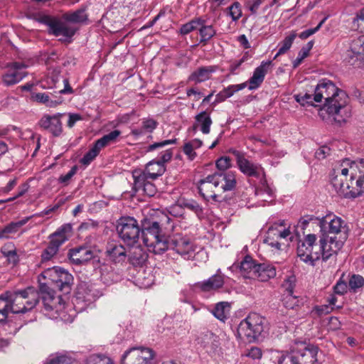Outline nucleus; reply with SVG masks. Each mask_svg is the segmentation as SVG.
<instances>
[{"label": "nucleus", "instance_id": "1", "mask_svg": "<svg viewBox=\"0 0 364 364\" xmlns=\"http://www.w3.org/2000/svg\"><path fill=\"white\" fill-rule=\"evenodd\" d=\"M324 100V104L318 109V115L323 120L326 119L327 116H336L334 120L341 123L345 122V119L341 115L343 109L348 104V95L346 92L339 88L330 80L321 79L318 81L314 88V101L315 102H321Z\"/></svg>", "mask_w": 364, "mask_h": 364}, {"label": "nucleus", "instance_id": "2", "mask_svg": "<svg viewBox=\"0 0 364 364\" xmlns=\"http://www.w3.org/2000/svg\"><path fill=\"white\" fill-rule=\"evenodd\" d=\"M38 303L36 289L28 287L23 290L6 291L0 295V323L6 321L8 314H25Z\"/></svg>", "mask_w": 364, "mask_h": 364}, {"label": "nucleus", "instance_id": "3", "mask_svg": "<svg viewBox=\"0 0 364 364\" xmlns=\"http://www.w3.org/2000/svg\"><path fill=\"white\" fill-rule=\"evenodd\" d=\"M171 218L162 214L161 218L157 220L154 218H144L141 224V235L144 244L153 248L155 254H162L167 250L164 241L168 236L162 233V228L169 223Z\"/></svg>", "mask_w": 364, "mask_h": 364}, {"label": "nucleus", "instance_id": "4", "mask_svg": "<svg viewBox=\"0 0 364 364\" xmlns=\"http://www.w3.org/2000/svg\"><path fill=\"white\" fill-rule=\"evenodd\" d=\"M358 172H352L350 183H343L342 178H332L331 184L337 193L346 198H355L364 194V159L357 165Z\"/></svg>", "mask_w": 364, "mask_h": 364}, {"label": "nucleus", "instance_id": "5", "mask_svg": "<svg viewBox=\"0 0 364 364\" xmlns=\"http://www.w3.org/2000/svg\"><path fill=\"white\" fill-rule=\"evenodd\" d=\"M264 318L257 314L249 315L237 327L238 337L249 343L255 341L264 331Z\"/></svg>", "mask_w": 364, "mask_h": 364}, {"label": "nucleus", "instance_id": "6", "mask_svg": "<svg viewBox=\"0 0 364 364\" xmlns=\"http://www.w3.org/2000/svg\"><path fill=\"white\" fill-rule=\"evenodd\" d=\"M117 232L120 239L128 246L136 245L140 237L141 228L133 217H121L117 221Z\"/></svg>", "mask_w": 364, "mask_h": 364}, {"label": "nucleus", "instance_id": "7", "mask_svg": "<svg viewBox=\"0 0 364 364\" xmlns=\"http://www.w3.org/2000/svg\"><path fill=\"white\" fill-rule=\"evenodd\" d=\"M72 230L71 224L65 223L49 235L48 245L41 254L43 262L51 259L58 253L60 247L69 239Z\"/></svg>", "mask_w": 364, "mask_h": 364}, {"label": "nucleus", "instance_id": "8", "mask_svg": "<svg viewBox=\"0 0 364 364\" xmlns=\"http://www.w3.org/2000/svg\"><path fill=\"white\" fill-rule=\"evenodd\" d=\"M41 275L44 279L50 280L64 294L70 292L74 278L68 270L55 266L45 269Z\"/></svg>", "mask_w": 364, "mask_h": 364}, {"label": "nucleus", "instance_id": "9", "mask_svg": "<svg viewBox=\"0 0 364 364\" xmlns=\"http://www.w3.org/2000/svg\"><path fill=\"white\" fill-rule=\"evenodd\" d=\"M164 243L167 246V250H175L186 259H190L193 257L194 248L189 238L182 235L176 234L172 236H168Z\"/></svg>", "mask_w": 364, "mask_h": 364}, {"label": "nucleus", "instance_id": "10", "mask_svg": "<svg viewBox=\"0 0 364 364\" xmlns=\"http://www.w3.org/2000/svg\"><path fill=\"white\" fill-rule=\"evenodd\" d=\"M291 350L297 364H319L317 358L318 348L314 344L301 343Z\"/></svg>", "mask_w": 364, "mask_h": 364}, {"label": "nucleus", "instance_id": "11", "mask_svg": "<svg viewBox=\"0 0 364 364\" xmlns=\"http://www.w3.org/2000/svg\"><path fill=\"white\" fill-rule=\"evenodd\" d=\"M229 153L232 154L235 157L239 169L245 175L257 178L265 176L263 168L245 159V154L242 152L230 149Z\"/></svg>", "mask_w": 364, "mask_h": 364}, {"label": "nucleus", "instance_id": "12", "mask_svg": "<svg viewBox=\"0 0 364 364\" xmlns=\"http://www.w3.org/2000/svg\"><path fill=\"white\" fill-rule=\"evenodd\" d=\"M218 188V181H215L213 174H210L198 182V189L200 195L207 201L212 198L215 202L225 200L220 195L215 193V188Z\"/></svg>", "mask_w": 364, "mask_h": 364}, {"label": "nucleus", "instance_id": "13", "mask_svg": "<svg viewBox=\"0 0 364 364\" xmlns=\"http://www.w3.org/2000/svg\"><path fill=\"white\" fill-rule=\"evenodd\" d=\"M38 292V300L41 298L44 308L46 311H50L57 309L58 305L61 304L63 300L61 296H55V291L50 288L46 283L39 284V290Z\"/></svg>", "mask_w": 364, "mask_h": 364}, {"label": "nucleus", "instance_id": "14", "mask_svg": "<svg viewBox=\"0 0 364 364\" xmlns=\"http://www.w3.org/2000/svg\"><path fill=\"white\" fill-rule=\"evenodd\" d=\"M346 60L353 65L364 64V36L353 39L349 50H347Z\"/></svg>", "mask_w": 364, "mask_h": 364}, {"label": "nucleus", "instance_id": "15", "mask_svg": "<svg viewBox=\"0 0 364 364\" xmlns=\"http://www.w3.org/2000/svg\"><path fill=\"white\" fill-rule=\"evenodd\" d=\"M316 241L315 234H308L304 240H299L297 246V256L304 262L313 264V245Z\"/></svg>", "mask_w": 364, "mask_h": 364}, {"label": "nucleus", "instance_id": "16", "mask_svg": "<svg viewBox=\"0 0 364 364\" xmlns=\"http://www.w3.org/2000/svg\"><path fill=\"white\" fill-rule=\"evenodd\" d=\"M63 114L53 115L45 114L38 122L41 128L49 132L53 136H59L63 132V126L60 121Z\"/></svg>", "mask_w": 364, "mask_h": 364}, {"label": "nucleus", "instance_id": "17", "mask_svg": "<svg viewBox=\"0 0 364 364\" xmlns=\"http://www.w3.org/2000/svg\"><path fill=\"white\" fill-rule=\"evenodd\" d=\"M330 216L323 217L319 220V226L321 233L338 234L342 228H346L345 222L339 217L333 215V218Z\"/></svg>", "mask_w": 364, "mask_h": 364}, {"label": "nucleus", "instance_id": "18", "mask_svg": "<svg viewBox=\"0 0 364 364\" xmlns=\"http://www.w3.org/2000/svg\"><path fill=\"white\" fill-rule=\"evenodd\" d=\"M105 254L108 259L114 264H122L127 259L126 249L121 244L108 243Z\"/></svg>", "mask_w": 364, "mask_h": 364}, {"label": "nucleus", "instance_id": "19", "mask_svg": "<svg viewBox=\"0 0 364 364\" xmlns=\"http://www.w3.org/2000/svg\"><path fill=\"white\" fill-rule=\"evenodd\" d=\"M68 255L72 262L75 264H82L90 259H93L94 262H100V258L94 257L92 250L83 247L70 249Z\"/></svg>", "mask_w": 364, "mask_h": 364}, {"label": "nucleus", "instance_id": "20", "mask_svg": "<svg viewBox=\"0 0 364 364\" xmlns=\"http://www.w3.org/2000/svg\"><path fill=\"white\" fill-rule=\"evenodd\" d=\"M75 297L79 302H85L89 304L97 297V290L93 285L82 282L77 286Z\"/></svg>", "mask_w": 364, "mask_h": 364}, {"label": "nucleus", "instance_id": "21", "mask_svg": "<svg viewBox=\"0 0 364 364\" xmlns=\"http://www.w3.org/2000/svg\"><path fill=\"white\" fill-rule=\"evenodd\" d=\"M224 284V276L217 273L208 279L196 283L195 287L203 292H211L219 291Z\"/></svg>", "mask_w": 364, "mask_h": 364}, {"label": "nucleus", "instance_id": "22", "mask_svg": "<svg viewBox=\"0 0 364 364\" xmlns=\"http://www.w3.org/2000/svg\"><path fill=\"white\" fill-rule=\"evenodd\" d=\"M325 238V250L323 252V260L327 261L333 255H336L343 245V242L346 237L342 239H338L336 236H329L323 233Z\"/></svg>", "mask_w": 364, "mask_h": 364}, {"label": "nucleus", "instance_id": "23", "mask_svg": "<svg viewBox=\"0 0 364 364\" xmlns=\"http://www.w3.org/2000/svg\"><path fill=\"white\" fill-rule=\"evenodd\" d=\"M272 64V60L262 61L259 66L254 70L252 76L249 80L250 90L257 89L264 80V77Z\"/></svg>", "mask_w": 364, "mask_h": 364}, {"label": "nucleus", "instance_id": "24", "mask_svg": "<svg viewBox=\"0 0 364 364\" xmlns=\"http://www.w3.org/2000/svg\"><path fill=\"white\" fill-rule=\"evenodd\" d=\"M213 174L215 181H218V188H220L223 193L235 188L237 181L233 171L214 172Z\"/></svg>", "mask_w": 364, "mask_h": 364}, {"label": "nucleus", "instance_id": "25", "mask_svg": "<svg viewBox=\"0 0 364 364\" xmlns=\"http://www.w3.org/2000/svg\"><path fill=\"white\" fill-rule=\"evenodd\" d=\"M62 19L72 24H86L89 21L88 14L86 13V7L82 6L74 11L64 13Z\"/></svg>", "mask_w": 364, "mask_h": 364}, {"label": "nucleus", "instance_id": "26", "mask_svg": "<svg viewBox=\"0 0 364 364\" xmlns=\"http://www.w3.org/2000/svg\"><path fill=\"white\" fill-rule=\"evenodd\" d=\"M65 23L66 22L58 21L51 34L55 36H62L63 38L60 39V41L70 43L72 37L77 31V28L67 25Z\"/></svg>", "mask_w": 364, "mask_h": 364}, {"label": "nucleus", "instance_id": "27", "mask_svg": "<svg viewBox=\"0 0 364 364\" xmlns=\"http://www.w3.org/2000/svg\"><path fill=\"white\" fill-rule=\"evenodd\" d=\"M275 276L276 268L274 266L268 263H259L256 267L254 277L257 278L261 282H267Z\"/></svg>", "mask_w": 364, "mask_h": 364}, {"label": "nucleus", "instance_id": "28", "mask_svg": "<svg viewBox=\"0 0 364 364\" xmlns=\"http://www.w3.org/2000/svg\"><path fill=\"white\" fill-rule=\"evenodd\" d=\"M127 259L132 266L142 267L148 259V255L143 248L136 247L127 255Z\"/></svg>", "mask_w": 364, "mask_h": 364}, {"label": "nucleus", "instance_id": "29", "mask_svg": "<svg viewBox=\"0 0 364 364\" xmlns=\"http://www.w3.org/2000/svg\"><path fill=\"white\" fill-rule=\"evenodd\" d=\"M215 71L213 66L200 67L193 71L188 77V81L200 83L208 80L210 75Z\"/></svg>", "mask_w": 364, "mask_h": 364}, {"label": "nucleus", "instance_id": "30", "mask_svg": "<svg viewBox=\"0 0 364 364\" xmlns=\"http://www.w3.org/2000/svg\"><path fill=\"white\" fill-rule=\"evenodd\" d=\"M100 277L104 283L111 284L120 280V275L115 272L110 265L102 264L100 266Z\"/></svg>", "mask_w": 364, "mask_h": 364}, {"label": "nucleus", "instance_id": "31", "mask_svg": "<svg viewBox=\"0 0 364 364\" xmlns=\"http://www.w3.org/2000/svg\"><path fill=\"white\" fill-rule=\"evenodd\" d=\"M165 171V165H161L156 159H153L146 164L144 173L149 178L155 180L162 176Z\"/></svg>", "mask_w": 364, "mask_h": 364}, {"label": "nucleus", "instance_id": "32", "mask_svg": "<svg viewBox=\"0 0 364 364\" xmlns=\"http://www.w3.org/2000/svg\"><path fill=\"white\" fill-rule=\"evenodd\" d=\"M247 82L239 85H229L224 88L217 95L214 103H218L225 101L227 98L230 97L235 92H238L247 87Z\"/></svg>", "mask_w": 364, "mask_h": 364}, {"label": "nucleus", "instance_id": "33", "mask_svg": "<svg viewBox=\"0 0 364 364\" xmlns=\"http://www.w3.org/2000/svg\"><path fill=\"white\" fill-rule=\"evenodd\" d=\"M27 75V73L20 70H12L10 69L8 73L2 75V81L6 86H11L19 82Z\"/></svg>", "mask_w": 364, "mask_h": 364}, {"label": "nucleus", "instance_id": "34", "mask_svg": "<svg viewBox=\"0 0 364 364\" xmlns=\"http://www.w3.org/2000/svg\"><path fill=\"white\" fill-rule=\"evenodd\" d=\"M195 120L199 125L200 129L203 134H208L210 133V126L213 121L210 118V114H208L207 111H203L196 115Z\"/></svg>", "mask_w": 364, "mask_h": 364}, {"label": "nucleus", "instance_id": "35", "mask_svg": "<svg viewBox=\"0 0 364 364\" xmlns=\"http://www.w3.org/2000/svg\"><path fill=\"white\" fill-rule=\"evenodd\" d=\"M33 216L26 217L17 222H12L0 231V239L7 237L9 234L16 232L20 228L26 224Z\"/></svg>", "mask_w": 364, "mask_h": 364}, {"label": "nucleus", "instance_id": "36", "mask_svg": "<svg viewBox=\"0 0 364 364\" xmlns=\"http://www.w3.org/2000/svg\"><path fill=\"white\" fill-rule=\"evenodd\" d=\"M258 264L252 257L247 255L240 263V270L245 273L251 274V275L248 276L249 277H254Z\"/></svg>", "mask_w": 364, "mask_h": 364}, {"label": "nucleus", "instance_id": "37", "mask_svg": "<svg viewBox=\"0 0 364 364\" xmlns=\"http://www.w3.org/2000/svg\"><path fill=\"white\" fill-rule=\"evenodd\" d=\"M205 23V21L201 18H195L189 22L183 24L180 28V33L182 35H187L198 28L200 25Z\"/></svg>", "mask_w": 364, "mask_h": 364}, {"label": "nucleus", "instance_id": "38", "mask_svg": "<svg viewBox=\"0 0 364 364\" xmlns=\"http://www.w3.org/2000/svg\"><path fill=\"white\" fill-rule=\"evenodd\" d=\"M120 134L121 132L119 130H113L107 134L104 135L100 139H97L95 143L97 144V146H100V148L102 149L110 143L115 141Z\"/></svg>", "mask_w": 364, "mask_h": 364}, {"label": "nucleus", "instance_id": "39", "mask_svg": "<svg viewBox=\"0 0 364 364\" xmlns=\"http://www.w3.org/2000/svg\"><path fill=\"white\" fill-rule=\"evenodd\" d=\"M198 29L200 36V43L204 45L216 34V31L212 26H206L205 23L200 25Z\"/></svg>", "mask_w": 364, "mask_h": 364}, {"label": "nucleus", "instance_id": "40", "mask_svg": "<svg viewBox=\"0 0 364 364\" xmlns=\"http://www.w3.org/2000/svg\"><path fill=\"white\" fill-rule=\"evenodd\" d=\"M287 291L288 294H287V295H286L284 297V299L282 300L283 304L287 309H294L296 306H299V300L298 299V298L296 296H294L292 295V294H293V287H292L289 286L287 289Z\"/></svg>", "mask_w": 364, "mask_h": 364}, {"label": "nucleus", "instance_id": "41", "mask_svg": "<svg viewBox=\"0 0 364 364\" xmlns=\"http://www.w3.org/2000/svg\"><path fill=\"white\" fill-rule=\"evenodd\" d=\"M31 99L33 101L44 104L50 107H55L58 104L56 101L50 100L49 95L46 93H31Z\"/></svg>", "mask_w": 364, "mask_h": 364}, {"label": "nucleus", "instance_id": "42", "mask_svg": "<svg viewBox=\"0 0 364 364\" xmlns=\"http://www.w3.org/2000/svg\"><path fill=\"white\" fill-rule=\"evenodd\" d=\"M275 358L277 359L276 364H297L292 350L286 353L277 352Z\"/></svg>", "mask_w": 364, "mask_h": 364}, {"label": "nucleus", "instance_id": "43", "mask_svg": "<svg viewBox=\"0 0 364 364\" xmlns=\"http://www.w3.org/2000/svg\"><path fill=\"white\" fill-rule=\"evenodd\" d=\"M100 150V146H97V144L95 142L93 146L80 159V163L83 165L90 164L98 155Z\"/></svg>", "mask_w": 364, "mask_h": 364}, {"label": "nucleus", "instance_id": "44", "mask_svg": "<svg viewBox=\"0 0 364 364\" xmlns=\"http://www.w3.org/2000/svg\"><path fill=\"white\" fill-rule=\"evenodd\" d=\"M325 238L323 236V233L319 239V243L316 242L313 245V264L315 261L320 259L321 255L323 257V250H325Z\"/></svg>", "mask_w": 364, "mask_h": 364}, {"label": "nucleus", "instance_id": "45", "mask_svg": "<svg viewBox=\"0 0 364 364\" xmlns=\"http://www.w3.org/2000/svg\"><path fill=\"white\" fill-rule=\"evenodd\" d=\"M11 246H13L11 243L4 245L1 247V252L4 257L8 258L9 262L16 264L18 262V257L15 248L9 249Z\"/></svg>", "mask_w": 364, "mask_h": 364}, {"label": "nucleus", "instance_id": "46", "mask_svg": "<svg viewBox=\"0 0 364 364\" xmlns=\"http://www.w3.org/2000/svg\"><path fill=\"white\" fill-rule=\"evenodd\" d=\"M228 306V302H219L215 305V308L212 311V313L215 318L224 322L227 319V316L225 314V307Z\"/></svg>", "mask_w": 364, "mask_h": 364}, {"label": "nucleus", "instance_id": "47", "mask_svg": "<svg viewBox=\"0 0 364 364\" xmlns=\"http://www.w3.org/2000/svg\"><path fill=\"white\" fill-rule=\"evenodd\" d=\"M216 335L211 331H206L200 334L197 338L198 343L204 348H208L210 344V340H215Z\"/></svg>", "mask_w": 364, "mask_h": 364}, {"label": "nucleus", "instance_id": "48", "mask_svg": "<svg viewBox=\"0 0 364 364\" xmlns=\"http://www.w3.org/2000/svg\"><path fill=\"white\" fill-rule=\"evenodd\" d=\"M296 37V33L293 32L289 36H287L281 43V47L279 48L277 55H281L284 54L287 50H289Z\"/></svg>", "mask_w": 364, "mask_h": 364}, {"label": "nucleus", "instance_id": "49", "mask_svg": "<svg viewBox=\"0 0 364 364\" xmlns=\"http://www.w3.org/2000/svg\"><path fill=\"white\" fill-rule=\"evenodd\" d=\"M180 203L181 207L188 208L198 215L203 214V208L196 201L193 200H182Z\"/></svg>", "mask_w": 364, "mask_h": 364}, {"label": "nucleus", "instance_id": "50", "mask_svg": "<svg viewBox=\"0 0 364 364\" xmlns=\"http://www.w3.org/2000/svg\"><path fill=\"white\" fill-rule=\"evenodd\" d=\"M215 166L218 168L216 172H227L228 169L232 166L231 159L229 156H221L215 161Z\"/></svg>", "mask_w": 364, "mask_h": 364}, {"label": "nucleus", "instance_id": "51", "mask_svg": "<svg viewBox=\"0 0 364 364\" xmlns=\"http://www.w3.org/2000/svg\"><path fill=\"white\" fill-rule=\"evenodd\" d=\"M85 364H113L110 358L101 355H91L85 362Z\"/></svg>", "mask_w": 364, "mask_h": 364}, {"label": "nucleus", "instance_id": "52", "mask_svg": "<svg viewBox=\"0 0 364 364\" xmlns=\"http://www.w3.org/2000/svg\"><path fill=\"white\" fill-rule=\"evenodd\" d=\"M348 285L353 292H356L358 289L364 285V278L360 274H352L349 279Z\"/></svg>", "mask_w": 364, "mask_h": 364}, {"label": "nucleus", "instance_id": "53", "mask_svg": "<svg viewBox=\"0 0 364 364\" xmlns=\"http://www.w3.org/2000/svg\"><path fill=\"white\" fill-rule=\"evenodd\" d=\"M134 181V190L135 192L141 191L143 190L144 186L147 183V179L149 178L146 175L145 173H140L139 176L133 175Z\"/></svg>", "mask_w": 364, "mask_h": 364}, {"label": "nucleus", "instance_id": "54", "mask_svg": "<svg viewBox=\"0 0 364 364\" xmlns=\"http://www.w3.org/2000/svg\"><path fill=\"white\" fill-rule=\"evenodd\" d=\"M44 364H73V360L64 355H57L49 358Z\"/></svg>", "mask_w": 364, "mask_h": 364}, {"label": "nucleus", "instance_id": "55", "mask_svg": "<svg viewBox=\"0 0 364 364\" xmlns=\"http://www.w3.org/2000/svg\"><path fill=\"white\" fill-rule=\"evenodd\" d=\"M229 14L232 21H237L242 16L241 6L239 2H234L230 6L228 7Z\"/></svg>", "mask_w": 364, "mask_h": 364}, {"label": "nucleus", "instance_id": "56", "mask_svg": "<svg viewBox=\"0 0 364 364\" xmlns=\"http://www.w3.org/2000/svg\"><path fill=\"white\" fill-rule=\"evenodd\" d=\"M137 351L142 358H146V363L151 364V361L154 357V352L152 349L149 348L136 347Z\"/></svg>", "mask_w": 364, "mask_h": 364}, {"label": "nucleus", "instance_id": "57", "mask_svg": "<svg viewBox=\"0 0 364 364\" xmlns=\"http://www.w3.org/2000/svg\"><path fill=\"white\" fill-rule=\"evenodd\" d=\"M326 19H327V17L323 18L319 22V23L317 25L316 27L304 31L299 35V37L301 39L304 40V39H306L307 38H309L310 36L314 34L316 32H317L320 29V28L322 26V25L324 23V22L326 21Z\"/></svg>", "mask_w": 364, "mask_h": 364}, {"label": "nucleus", "instance_id": "58", "mask_svg": "<svg viewBox=\"0 0 364 364\" xmlns=\"http://www.w3.org/2000/svg\"><path fill=\"white\" fill-rule=\"evenodd\" d=\"M58 20L52 18L50 16L44 15L39 18V22L48 26V33H51Z\"/></svg>", "mask_w": 364, "mask_h": 364}, {"label": "nucleus", "instance_id": "59", "mask_svg": "<svg viewBox=\"0 0 364 364\" xmlns=\"http://www.w3.org/2000/svg\"><path fill=\"white\" fill-rule=\"evenodd\" d=\"M77 170H78V166L77 165L73 166L67 174L61 175L59 177V178H58L59 183H63L64 185H68L70 182V179L76 173Z\"/></svg>", "mask_w": 364, "mask_h": 364}, {"label": "nucleus", "instance_id": "60", "mask_svg": "<svg viewBox=\"0 0 364 364\" xmlns=\"http://www.w3.org/2000/svg\"><path fill=\"white\" fill-rule=\"evenodd\" d=\"M342 277H343V275ZM347 288L348 286L346 282L343 280V277H341L333 287V291L336 294L343 295L347 292Z\"/></svg>", "mask_w": 364, "mask_h": 364}, {"label": "nucleus", "instance_id": "61", "mask_svg": "<svg viewBox=\"0 0 364 364\" xmlns=\"http://www.w3.org/2000/svg\"><path fill=\"white\" fill-rule=\"evenodd\" d=\"M177 139H166L160 142H156L151 145H149L147 148L148 151H154L159 148L164 147L165 146L169 145V144H173L176 143Z\"/></svg>", "mask_w": 364, "mask_h": 364}, {"label": "nucleus", "instance_id": "62", "mask_svg": "<svg viewBox=\"0 0 364 364\" xmlns=\"http://www.w3.org/2000/svg\"><path fill=\"white\" fill-rule=\"evenodd\" d=\"M158 122L153 119H146L142 122V129L152 132L156 128Z\"/></svg>", "mask_w": 364, "mask_h": 364}, {"label": "nucleus", "instance_id": "63", "mask_svg": "<svg viewBox=\"0 0 364 364\" xmlns=\"http://www.w3.org/2000/svg\"><path fill=\"white\" fill-rule=\"evenodd\" d=\"M156 191L155 185L151 182L147 181L141 192L144 195L152 197L156 193Z\"/></svg>", "mask_w": 364, "mask_h": 364}, {"label": "nucleus", "instance_id": "64", "mask_svg": "<svg viewBox=\"0 0 364 364\" xmlns=\"http://www.w3.org/2000/svg\"><path fill=\"white\" fill-rule=\"evenodd\" d=\"M331 149L327 146H322L319 147L315 152V156L318 160L325 159L330 154Z\"/></svg>", "mask_w": 364, "mask_h": 364}]
</instances>
